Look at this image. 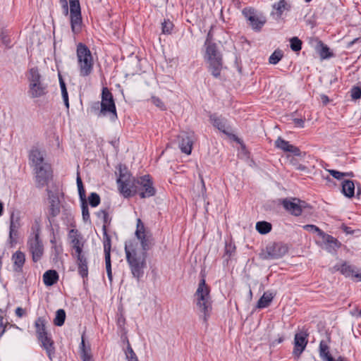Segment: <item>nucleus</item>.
<instances>
[{"label":"nucleus","instance_id":"2f4dec72","mask_svg":"<svg viewBox=\"0 0 361 361\" xmlns=\"http://www.w3.org/2000/svg\"><path fill=\"white\" fill-rule=\"evenodd\" d=\"M38 339L42 343V347L46 350L48 356L49 357V358H51V354L54 353L53 341L47 335Z\"/></svg>","mask_w":361,"mask_h":361},{"label":"nucleus","instance_id":"f3484780","mask_svg":"<svg viewBox=\"0 0 361 361\" xmlns=\"http://www.w3.org/2000/svg\"><path fill=\"white\" fill-rule=\"evenodd\" d=\"M282 205L284 209L292 215L298 216L302 214V209L306 207V203L297 198L283 199Z\"/></svg>","mask_w":361,"mask_h":361},{"label":"nucleus","instance_id":"5fc2aeb1","mask_svg":"<svg viewBox=\"0 0 361 361\" xmlns=\"http://www.w3.org/2000/svg\"><path fill=\"white\" fill-rule=\"evenodd\" d=\"M4 311L0 309V338L3 336L6 331V324L4 322Z\"/></svg>","mask_w":361,"mask_h":361},{"label":"nucleus","instance_id":"f257e3e1","mask_svg":"<svg viewBox=\"0 0 361 361\" xmlns=\"http://www.w3.org/2000/svg\"><path fill=\"white\" fill-rule=\"evenodd\" d=\"M117 183L120 192L125 197H130L138 193L141 198H147L156 193L149 175L142 176L137 179H131L127 173H123L121 171Z\"/></svg>","mask_w":361,"mask_h":361},{"label":"nucleus","instance_id":"69168bd1","mask_svg":"<svg viewBox=\"0 0 361 361\" xmlns=\"http://www.w3.org/2000/svg\"><path fill=\"white\" fill-rule=\"evenodd\" d=\"M50 243L52 245V246H54V245H57L54 234H53L52 238L50 239Z\"/></svg>","mask_w":361,"mask_h":361},{"label":"nucleus","instance_id":"37998d69","mask_svg":"<svg viewBox=\"0 0 361 361\" xmlns=\"http://www.w3.org/2000/svg\"><path fill=\"white\" fill-rule=\"evenodd\" d=\"M302 44V41L298 37H293L290 39V47L293 51H300Z\"/></svg>","mask_w":361,"mask_h":361},{"label":"nucleus","instance_id":"423d86ee","mask_svg":"<svg viewBox=\"0 0 361 361\" xmlns=\"http://www.w3.org/2000/svg\"><path fill=\"white\" fill-rule=\"evenodd\" d=\"M28 95L30 98H39L47 94L48 85L44 82L42 76L37 67L31 68L28 71Z\"/></svg>","mask_w":361,"mask_h":361},{"label":"nucleus","instance_id":"7c9ffc66","mask_svg":"<svg viewBox=\"0 0 361 361\" xmlns=\"http://www.w3.org/2000/svg\"><path fill=\"white\" fill-rule=\"evenodd\" d=\"M103 231V245L104 257H111V236L107 233V228L102 226Z\"/></svg>","mask_w":361,"mask_h":361},{"label":"nucleus","instance_id":"4c0bfd02","mask_svg":"<svg viewBox=\"0 0 361 361\" xmlns=\"http://www.w3.org/2000/svg\"><path fill=\"white\" fill-rule=\"evenodd\" d=\"M66 319V312L63 309H59L56 312V317L54 319V324L57 326H61Z\"/></svg>","mask_w":361,"mask_h":361},{"label":"nucleus","instance_id":"a19ab883","mask_svg":"<svg viewBox=\"0 0 361 361\" xmlns=\"http://www.w3.org/2000/svg\"><path fill=\"white\" fill-rule=\"evenodd\" d=\"M273 8L276 9L279 15L281 16L285 10L289 9L290 6L286 2L285 0H280L279 2L275 3L273 5Z\"/></svg>","mask_w":361,"mask_h":361},{"label":"nucleus","instance_id":"0eeeda50","mask_svg":"<svg viewBox=\"0 0 361 361\" xmlns=\"http://www.w3.org/2000/svg\"><path fill=\"white\" fill-rule=\"evenodd\" d=\"M76 55L79 74L81 77L89 76L93 71V57L90 49L83 43L77 45Z\"/></svg>","mask_w":361,"mask_h":361},{"label":"nucleus","instance_id":"09e8293b","mask_svg":"<svg viewBox=\"0 0 361 361\" xmlns=\"http://www.w3.org/2000/svg\"><path fill=\"white\" fill-rule=\"evenodd\" d=\"M105 265H106V270L108 279H109L110 283H111L112 280H113V276H112V270H111V257H105Z\"/></svg>","mask_w":361,"mask_h":361},{"label":"nucleus","instance_id":"412c9836","mask_svg":"<svg viewBox=\"0 0 361 361\" xmlns=\"http://www.w3.org/2000/svg\"><path fill=\"white\" fill-rule=\"evenodd\" d=\"M210 121L213 126L219 130L224 133L226 135H229L231 130L229 126L227 123V121L222 116H217L216 114L210 116Z\"/></svg>","mask_w":361,"mask_h":361},{"label":"nucleus","instance_id":"ea45409f","mask_svg":"<svg viewBox=\"0 0 361 361\" xmlns=\"http://www.w3.org/2000/svg\"><path fill=\"white\" fill-rule=\"evenodd\" d=\"M76 183H77V186H78V194H79V196H80V198L82 202H86L85 190L83 187L82 181L79 175V173H78Z\"/></svg>","mask_w":361,"mask_h":361},{"label":"nucleus","instance_id":"052dcab7","mask_svg":"<svg viewBox=\"0 0 361 361\" xmlns=\"http://www.w3.org/2000/svg\"><path fill=\"white\" fill-rule=\"evenodd\" d=\"M59 1L61 4L63 14L65 16H67L68 14V6L67 0H59Z\"/></svg>","mask_w":361,"mask_h":361},{"label":"nucleus","instance_id":"4be33fe9","mask_svg":"<svg viewBox=\"0 0 361 361\" xmlns=\"http://www.w3.org/2000/svg\"><path fill=\"white\" fill-rule=\"evenodd\" d=\"M11 259L13 262V270L16 272H22L23 265L25 262V253L20 250H18L13 254Z\"/></svg>","mask_w":361,"mask_h":361},{"label":"nucleus","instance_id":"f8f14e48","mask_svg":"<svg viewBox=\"0 0 361 361\" xmlns=\"http://www.w3.org/2000/svg\"><path fill=\"white\" fill-rule=\"evenodd\" d=\"M47 192L49 203L47 218L51 226L54 222V218L60 214L61 202L57 193L54 192L49 189H47Z\"/></svg>","mask_w":361,"mask_h":361},{"label":"nucleus","instance_id":"cd10ccee","mask_svg":"<svg viewBox=\"0 0 361 361\" xmlns=\"http://www.w3.org/2000/svg\"><path fill=\"white\" fill-rule=\"evenodd\" d=\"M275 294L270 291H266L262 296L259 298L257 303V308L263 309L267 307L272 302Z\"/></svg>","mask_w":361,"mask_h":361},{"label":"nucleus","instance_id":"13d9d810","mask_svg":"<svg viewBox=\"0 0 361 361\" xmlns=\"http://www.w3.org/2000/svg\"><path fill=\"white\" fill-rule=\"evenodd\" d=\"M52 249L56 257H58L63 252V246L61 244L54 245L52 246Z\"/></svg>","mask_w":361,"mask_h":361},{"label":"nucleus","instance_id":"e433bc0d","mask_svg":"<svg viewBox=\"0 0 361 361\" xmlns=\"http://www.w3.org/2000/svg\"><path fill=\"white\" fill-rule=\"evenodd\" d=\"M272 226L267 221H259L256 224V230L261 234H267L271 230Z\"/></svg>","mask_w":361,"mask_h":361},{"label":"nucleus","instance_id":"a878e982","mask_svg":"<svg viewBox=\"0 0 361 361\" xmlns=\"http://www.w3.org/2000/svg\"><path fill=\"white\" fill-rule=\"evenodd\" d=\"M323 241L326 244V250L329 252H335L340 246L341 243L333 236L324 233L321 237Z\"/></svg>","mask_w":361,"mask_h":361},{"label":"nucleus","instance_id":"2eb2a0df","mask_svg":"<svg viewBox=\"0 0 361 361\" xmlns=\"http://www.w3.org/2000/svg\"><path fill=\"white\" fill-rule=\"evenodd\" d=\"M331 273L339 271L345 277H354L361 281V274L356 271V267L345 261H341L330 268Z\"/></svg>","mask_w":361,"mask_h":361},{"label":"nucleus","instance_id":"aec40b11","mask_svg":"<svg viewBox=\"0 0 361 361\" xmlns=\"http://www.w3.org/2000/svg\"><path fill=\"white\" fill-rule=\"evenodd\" d=\"M275 147L286 152H290L294 155L299 156L300 150L298 147L290 145L289 142L279 137L275 141Z\"/></svg>","mask_w":361,"mask_h":361},{"label":"nucleus","instance_id":"ddd939ff","mask_svg":"<svg viewBox=\"0 0 361 361\" xmlns=\"http://www.w3.org/2000/svg\"><path fill=\"white\" fill-rule=\"evenodd\" d=\"M36 186L42 188L47 185L52 177L50 164H45L35 168Z\"/></svg>","mask_w":361,"mask_h":361},{"label":"nucleus","instance_id":"72a5a7b5","mask_svg":"<svg viewBox=\"0 0 361 361\" xmlns=\"http://www.w3.org/2000/svg\"><path fill=\"white\" fill-rule=\"evenodd\" d=\"M316 49L323 59H329L333 56V53L330 51L328 46L320 40L317 42Z\"/></svg>","mask_w":361,"mask_h":361},{"label":"nucleus","instance_id":"4468645a","mask_svg":"<svg viewBox=\"0 0 361 361\" xmlns=\"http://www.w3.org/2000/svg\"><path fill=\"white\" fill-rule=\"evenodd\" d=\"M21 226L20 212L13 209L10 214L9 241L11 245L17 243L18 230Z\"/></svg>","mask_w":361,"mask_h":361},{"label":"nucleus","instance_id":"774afa93","mask_svg":"<svg viewBox=\"0 0 361 361\" xmlns=\"http://www.w3.org/2000/svg\"><path fill=\"white\" fill-rule=\"evenodd\" d=\"M128 361H139L137 357H133L132 359L127 360Z\"/></svg>","mask_w":361,"mask_h":361},{"label":"nucleus","instance_id":"1a4fd4ad","mask_svg":"<svg viewBox=\"0 0 361 361\" xmlns=\"http://www.w3.org/2000/svg\"><path fill=\"white\" fill-rule=\"evenodd\" d=\"M136 239H131L130 240H136L138 242V249L140 251H147L152 246V236L149 233L146 232L145 227L142 221L138 219L137 220V226L135 231Z\"/></svg>","mask_w":361,"mask_h":361},{"label":"nucleus","instance_id":"e2e57ef3","mask_svg":"<svg viewBox=\"0 0 361 361\" xmlns=\"http://www.w3.org/2000/svg\"><path fill=\"white\" fill-rule=\"evenodd\" d=\"M294 123L299 126V127H303L304 125V121L302 118H295Z\"/></svg>","mask_w":361,"mask_h":361},{"label":"nucleus","instance_id":"3c124183","mask_svg":"<svg viewBox=\"0 0 361 361\" xmlns=\"http://www.w3.org/2000/svg\"><path fill=\"white\" fill-rule=\"evenodd\" d=\"M352 99L357 100L361 98V88L357 86L353 87L350 90Z\"/></svg>","mask_w":361,"mask_h":361},{"label":"nucleus","instance_id":"39448f33","mask_svg":"<svg viewBox=\"0 0 361 361\" xmlns=\"http://www.w3.org/2000/svg\"><path fill=\"white\" fill-rule=\"evenodd\" d=\"M206 53L204 56L205 61L209 63L208 70L211 74L216 78L221 75L223 67L222 54L219 51L216 43H204Z\"/></svg>","mask_w":361,"mask_h":361},{"label":"nucleus","instance_id":"603ef678","mask_svg":"<svg viewBox=\"0 0 361 361\" xmlns=\"http://www.w3.org/2000/svg\"><path fill=\"white\" fill-rule=\"evenodd\" d=\"M125 354L126 360L132 359L133 357H137V355L134 350H133L128 341H127V348L126 350H125Z\"/></svg>","mask_w":361,"mask_h":361},{"label":"nucleus","instance_id":"79ce46f5","mask_svg":"<svg viewBox=\"0 0 361 361\" xmlns=\"http://www.w3.org/2000/svg\"><path fill=\"white\" fill-rule=\"evenodd\" d=\"M235 252V246L232 243H226L225 245V255L226 261L228 262L231 257Z\"/></svg>","mask_w":361,"mask_h":361},{"label":"nucleus","instance_id":"58836bf2","mask_svg":"<svg viewBox=\"0 0 361 361\" xmlns=\"http://www.w3.org/2000/svg\"><path fill=\"white\" fill-rule=\"evenodd\" d=\"M59 83H60V87H61V94H62V98H63L64 104H65L66 107L67 108V109H69L68 94V91L66 89V83L61 78H59Z\"/></svg>","mask_w":361,"mask_h":361},{"label":"nucleus","instance_id":"338daca9","mask_svg":"<svg viewBox=\"0 0 361 361\" xmlns=\"http://www.w3.org/2000/svg\"><path fill=\"white\" fill-rule=\"evenodd\" d=\"M283 341V338L280 337L279 338H278L274 341V344H279V343H282Z\"/></svg>","mask_w":361,"mask_h":361},{"label":"nucleus","instance_id":"6ab92c4d","mask_svg":"<svg viewBox=\"0 0 361 361\" xmlns=\"http://www.w3.org/2000/svg\"><path fill=\"white\" fill-rule=\"evenodd\" d=\"M308 333L305 331H300L299 333L295 334L294 338V348L293 353L299 357L304 351L307 344Z\"/></svg>","mask_w":361,"mask_h":361},{"label":"nucleus","instance_id":"a211bd4d","mask_svg":"<svg viewBox=\"0 0 361 361\" xmlns=\"http://www.w3.org/2000/svg\"><path fill=\"white\" fill-rule=\"evenodd\" d=\"M178 140L181 152L186 154H190L194 140V133L183 132L178 135Z\"/></svg>","mask_w":361,"mask_h":361},{"label":"nucleus","instance_id":"c9c22d12","mask_svg":"<svg viewBox=\"0 0 361 361\" xmlns=\"http://www.w3.org/2000/svg\"><path fill=\"white\" fill-rule=\"evenodd\" d=\"M319 354L320 357L325 361L335 360L329 351V346L324 341L320 342Z\"/></svg>","mask_w":361,"mask_h":361},{"label":"nucleus","instance_id":"49530a36","mask_svg":"<svg viewBox=\"0 0 361 361\" xmlns=\"http://www.w3.org/2000/svg\"><path fill=\"white\" fill-rule=\"evenodd\" d=\"M303 228L309 232L317 233L319 237L324 235V232L322 231L319 227L312 224H307L303 226Z\"/></svg>","mask_w":361,"mask_h":361},{"label":"nucleus","instance_id":"20e7f679","mask_svg":"<svg viewBox=\"0 0 361 361\" xmlns=\"http://www.w3.org/2000/svg\"><path fill=\"white\" fill-rule=\"evenodd\" d=\"M101 99V102L94 103L92 109L97 111L98 117H108L111 121H116L118 116L114 99L112 93L106 87L102 88Z\"/></svg>","mask_w":361,"mask_h":361},{"label":"nucleus","instance_id":"6e6d98bb","mask_svg":"<svg viewBox=\"0 0 361 361\" xmlns=\"http://www.w3.org/2000/svg\"><path fill=\"white\" fill-rule=\"evenodd\" d=\"M151 101L156 106L159 107L160 109H161V110L165 109L164 104L159 97H152L151 98Z\"/></svg>","mask_w":361,"mask_h":361},{"label":"nucleus","instance_id":"4d7b16f0","mask_svg":"<svg viewBox=\"0 0 361 361\" xmlns=\"http://www.w3.org/2000/svg\"><path fill=\"white\" fill-rule=\"evenodd\" d=\"M83 247L84 246H77L76 247H73V250H75V253L72 252V256L73 257H78L85 255L83 252Z\"/></svg>","mask_w":361,"mask_h":361},{"label":"nucleus","instance_id":"8fccbe9b","mask_svg":"<svg viewBox=\"0 0 361 361\" xmlns=\"http://www.w3.org/2000/svg\"><path fill=\"white\" fill-rule=\"evenodd\" d=\"M173 27V23L169 20H164L161 24L162 32L164 34H169Z\"/></svg>","mask_w":361,"mask_h":361},{"label":"nucleus","instance_id":"864d4df0","mask_svg":"<svg viewBox=\"0 0 361 361\" xmlns=\"http://www.w3.org/2000/svg\"><path fill=\"white\" fill-rule=\"evenodd\" d=\"M328 171L334 178L337 180H341L343 177L348 175V173H342L334 169L329 170Z\"/></svg>","mask_w":361,"mask_h":361},{"label":"nucleus","instance_id":"6e6552de","mask_svg":"<svg viewBox=\"0 0 361 361\" xmlns=\"http://www.w3.org/2000/svg\"><path fill=\"white\" fill-rule=\"evenodd\" d=\"M288 250L287 245L281 242L269 243L260 254V257L266 260L279 259L283 257Z\"/></svg>","mask_w":361,"mask_h":361},{"label":"nucleus","instance_id":"5701e85b","mask_svg":"<svg viewBox=\"0 0 361 361\" xmlns=\"http://www.w3.org/2000/svg\"><path fill=\"white\" fill-rule=\"evenodd\" d=\"M29 159L32 161L35 168L39 166L42 164H47V162L44 161V154L42 153V152H41L37 148L31 149L29 154Z\"/></svg>","mask_w":361,"mask_h":361},{"label":"nucleus","instance_id":"9d476101","mask_svg":"<svg viewBox=\"0 0 361 361\" xmlns=\"http://www.w3.org/2000/svg\"><path fill=\"white\" fill-rule=\"evenodd\" d=\"M27 249L32 255L34 262H39L44 255V245L39 237V231L37 230L27 242Z\"/></svg>","mask_w":361,"mask_h":361},{"label":"nucleus","instance_id":"c03bdc74","mask_svg":"<svg viewBox=\"0 0 361 361\" xmlns=\"http://www.w3.org/2000/svg\"><path fill=\"white\" fill-rule=\"evenodd\" d=\"M283 57L282 51L277 49L275 50L271 55L269 56V62L271 64L278 63Z\"/></svg>","mask_w":361,"mask_h":361},{"label":"nucleus","instance_id":"a18cd8bd","mask_svg":"<svg viewBox=\"0 0 361 361\" xmlns=\"http://www.w3.org/2000/svg\"><path fill=\"white\" fill-rule=\"evenodd\" d=\"M89 204L91 207H95L100 203V197L96 192H92L88 197Z\"/></svg>","mask_w":361,"mask_h":361},{"label":"nucleus","instance_id":"9b49d317","mask_svg":"<svg viewBox=\"0 0 361 361\" xmlns=\"http://www.w3.org/2000/svg\"><path fill=\"white\" fill-rule=\"evenodd\" d=\"M71 30L79 33L82 28V16L79 0H69Z\"/></svg>","mask_w":361,"mask_h":361},{"label":"nucleus","instance_id":"bf43d9fd","mask_svg":"<svg viewBox=\"0 0 361 361\" xmlns=\"http://www.w3.org/2000/svg\"><path fill=\"white\" fill-rule=\"evenodd\" d=\"M1 39L4 44H5L7 47L9 46L10 39L8 35L4 31H2L1 33Z\"/></svg>","mask_w":361,"mask_h":361},{"label":"nucleus","instance_id":"f704fd0d","mask_svg":"<svg viewBox=\"0 0 361 361\" xmlns=\"http://www.w3.org/2000/svg\"><path fill=\"white\" fill-rule=\"evenodd\" d=\"M342 192L348 197H352L355 194V185L352 180H345L342 183Z\"/></svg>","mask_w":361,"mask_h":361},{"label":"nucleus","instance_id":"c85d7f7f","mask_svg":"<svg viewBox=\"0 0 361 361\" xmlns=\"http://www.w3.org/2000/svg\"><path fill=\"white\" fill-rule=\"evenodd\" d=\"M80 355L82 361H94L91 353V348L89 345H85L83 336H82L80 346Z\"/></svg>","mask_w":361,"mask_h":361},{"label":"nucleus","instance_id":"680f3d73","mask_svg":"<svg viewBox=\"0 0 361 361\" xmlns=\"http://www.w3.org/2000/svg\"><path fill=\"white\" fill-rule=\"evenodd\" d=\"M25 311L22 307H18L16 309V314L18 317H22L25 314Z\"/></svg>","mask_w":361,"mask_h":361},{"label":"nucleus","instance_id":"0e129e2a","mask_svg":"<svg viewBox=\"0 0 361 361\" xmlns=\"http://www.w3.org/2000/svg\"><path fill=\"white\" fill-rule=\"evenodd\" d=\"M212 35L211 34V32H209V33L207 34V39H206V41H205L204 43H207V42H209V43H214L212 41Z\"/></svg>","mask_w":361,"mask_h":361},{"label":"nucleus","instance_id":"c756f323","mask_svg":"<svg viewBox=\"0 0 361 361\" xmlns=\"http://www.w3.org/2000/svg\"><path fill=\"white\" fill-rule=\"evenodd\" d=\"M46 323L47 321L44 317H40L36 319L35 322V326L38 338L47 335L46 331Z\"/></svg>","mask_w":361,"mask_h":361},{"label":"nucleus","instance_id":"393cba45","mask_svg":"<svg viewBox=\"0 0 361 361\" xmlns=\"http://www.w3.org/2000/svg\"><path fill=\"white\" fill-rule=\"evenodd\" d=\"M68 238L72 248L77 246H84L83 237L77 229H71L68 233Z\"/></svg>","mask_w":361,"mask_h":361},{"label":"nucleus","instance_id":"b1692460","mask_svg":"<svg viewBox=\"0 0 361 361\" xmlns=\"http://www.w3.org/2000/svg\"><path fill=\"white\" fill-rule=\"evenodd\" d=\"M78 266V274L84 279L88 275V262L85 255L75 257Z\"/></svg>","mask_w":361,"mask_h":361},{"label":"nucleus","instance_id":"de8ad7c7","mask_svg":"<svg viewBox=\"0 0 361 361\" xmlns=\"http://www.w3.org/2000/svg\"><path fill=\"white\" fill-rule=\"evenodd\" d=\"M81 209H82V219L85 222L89 221L90 220V216L89 209H88L87 202H82Z\"/></svg>","mask_w":361,"mask_h":361},{"label":"nucleus","instance_id":"dca6fc26","mask_svg":"<svg viewBox=\"0 0 361 361\" xmlns=\"http://www.w3.org/2000/svg\"><path fill=\"white\" fill-rule=\"evenodd\" d=\"M243 14L250 21V25L252 30L255 31L261 30L266 23L265 17L257 15L252 8H244Z\"/></svg>","mask_w":361,"mask_h":361},{"label":"nucleus","instance_id":"7ed1b4c3","mask_svg":"<svg viewBox=\"0 0 361 361\" xmlns=\"http://www.w3.org/2000/svg\"><path fill=\"white\" fill-rule=\"evenodd\" d=\"M209 292L210 288L206 284L205 279H202L200 281L198 288L195 293V297L197 313L200 318L202 319L204 323L207 322L212 310Z\"/></svg>","mask_w":361,"mask_h":361},{"label":"nucleus","instance_id":"473e14b6","mask_svg":"<svg viewBox=\"0 0 361 361\" xmlns=\"http://www.w3.org/2000/svg\"><path fill=\"white\" fill-rule=\"evenodd\" d=\"M110 206L100 209L97 212V216L103 220V226L107 228V226L111 224V218L109 216Z\"/></svg>","mask_w":361,"mask_h":361},{"label":"nucleus","instance_id":"bb28decb","mask_svg":"<svg viewBox=\"0 0 361 361\" xmlns=\"http://www.w3.org/2000/svg\"><path fill=\"white\" fill-rule=\"evenodd\" d=\"M59 280V274L56 270L50 269L43 274V281L47 286H51Z\"/></svg>","mask_w":361,"mask_h":361},{"label":"nucleus","instance_id":"f03ea898","mask_svg":"<svg viewBox=\"0 0 361 361\" xmlns=\"http://www.w3.org/2000/svg\"><path fill=\"white\" fill-rule=\"evenodd\" d=\"M124 250L130 272L133 276L140 281L147 268V253L138 249V242L136 240L126 241Z\"/></svg>","mask_w":361,"mask_h":361}]
</instances>
